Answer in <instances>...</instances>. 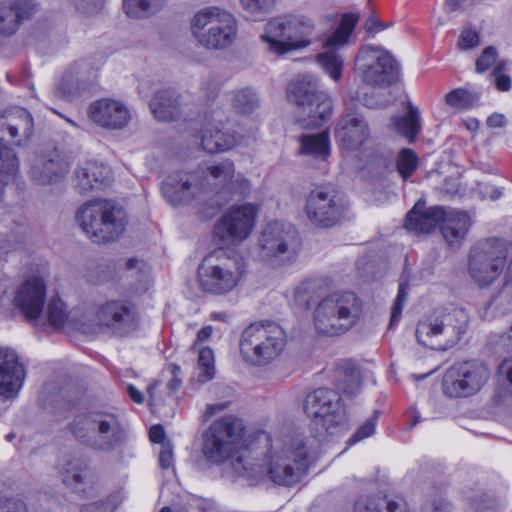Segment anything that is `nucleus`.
Listing matches in <instances>:
<instances>
[{"mask_svg":"<svg viewBox=\"0 0 512 512\" xmlns=\"http://www.w3.org/2000/svg\"><path fill=\"white\" fill-rule=\"evenodd\" d=\"M243 436L244 425L240 419L231 415L222 417L207 429L202 451L209 462L220 464L229 460L234 473L249 484L265 477L281 486L300 482L308 469L310 455L318 448L314 436L288 433L272 437L262 432L260 438L265 441L267 451L259 462L245 446Z\"/></svg>","mask_w":512,"mask_h":512,"instance_id":"nucleus-1","label":"nucleus"},{"mask_svg":"<svg viewBox=\"0 0 512 512\" xmlns=\"http://www.w3.org/2000/svg\"><path fill=\"white\" fill-rule=\"evenodd\" d=\"M234 172L233 162L225 160L201 167L193 174L178 173L168 178L163 187L164 194L173 205L188 202L196 193L209 189L224 194Z\"/></svg>","mask_w":512,"mask_h":512,"instance_id":"nucleus-2","label":"nucleus"},{"mask_svg":"<svg viewBox=\"0 0 512 512\" xmlns=\"http://www.w3.org/2000/svg\"><path fill=\"white\" fill-rule=\"evenodd\" d=\"M75 218L87 237L97 244L120 238L128 223L124 209L108 199L87 201L78 208Z\"/></svg>","mask_w":512,"mask_h":512,"instance_id":"nucleus-3","label":"nucleus"},{"mask_svg":"<svg viewBox=\"0 0 512 512\" xmlns=\"http://www.w3.org/2000/svg\"><path fill=\"white\" fill-rule=\"evenodd\" d=\"M246 267V261L240 254L223 249L215 250L198 267L199 288L212 295H226L240 284Z\"/></svg>","mask_w":512,"mask_h":512,"instance_id":"nucleus-4","label":"nucleus"},{"mask_svg":"<svg viewBox=\"0 0 512 512\" xmlns=\"http://www.w3.org/2000/svg\"><path fill=\"white\" fill-rule=\"evenodd\" d=\"M468 322L469 316L464 308L437 309L418 322L417 341L430 349L446 351L460 341Z\"/></svg>","mask_w":512,"mask_h":512,"instance_id":"nucleus-5","label":"nucleus"},{"mask_svg":"<svg viewBox=\"0 0 512 512\" xmlns=\"http://www.w3.org/2000/svg\"><path fill=\"white\" fill-rule=\"evenodd\" d=\"M288 98L295 106L294 120L302 129H316L332 115V99L319 89L317 79L303 75L288 87Z\"/></svg>","mask_w":512,"mask_h":512,"instance_id":"nucleus-6","label":"nucleus"},{"mask_svg":"<svg viewBox=\"0 0 512 512\" xmlns=\"http://www.w3.org/2000/svg\"><path fill=\"white\" fill-rule=\"evenodd\" d=\"M190 31L201 47L222 51L235 43L238 37V23L235 16L225 8L207 6L191 18Z\"/></svg>","mask_w":512,"mask_h":512,"instance_id":"nucleus-7","label":"nucleus"},{"mask_svg":"<svg viewBox=\"0 0 512 512\" xmlns=\"http://www.w3.org/2000/svg\"><path fill=\"white\" fill-rule=\"evenodd\" d=\"M362 312V301L355 293L334 292L318 302L313 321L319 333L337 336L355 326Z\"/></svg>","mask_w":512,"mask_h":512,"instance_id":"nucleus-8","label":"nucleus"},{"mask_svg":"<svg viewBox=\"0 0 512 512\" xmlns=\"http://www.w3.org/2000/svg\"><path fill=\"white\" fill-rule=\"evenodd\" d=\"M287 343L286 332L276 322H258L247 326L240 339V353L250 365L265 366L275 360Z\"/></svg>","mask_w":512,"mask_h":512,"instance_id":"nucleus-9","label":"nucleus"},{"mask_svg":"<svg viewBox=\"0 0 512 512\" xmlns=\"http://www.w3.org/2000/svg\"><path fill=\"white\" fill-rule=\"evenodd\" d=\"M304 411L312 420L320 439L339 433L346 422V412L340 394L330 388L310 392L304 401Z\"/></svg>","mask_w":512,"mask_h":512,"instance_id":"nucleus-10","label":"nucleus"},{"mask_svg":"<svg viewBox=\"0 0 512 512\" xmlns=\"http://www.w3.org/2000/svg\"><path fill=\"white\" fill-rule=\"evenodd\" d=\"M301 239L290 223L275 221L269 223L258 239L259 259L272 267L292 262L299 251Z\"/></svg>","mask_w":512,"mask_h":512,"instance_id":"nucleus-11","label":"nucleus"},{"mask_svg":"<svg viewBox=\"0 0 512 512\" xmlns=\"http://www.w3.org/2000/svg\"><path fill=\"white\" fill-rule=\"evenodd\" d=\"M314 30L311 19L304 16H286L270 20L261 35L268 49L278 55L310 45Z\"/></svg>","mask_w":512,"mask_h":512,"instance_id":"nucleus-12","label":"nucleus"},{"mask_svg":"<svg viewBox=\"0 0 512 512\" xmlns=\"http://www.w3.org/2000/svg\"><path fill=\"white\" fill-rule=\"evenodd\" d=\"M354 70L363 83L385 88L399 78V66L394 56L381 46H362L354 62Z\"/></svg>","mask_w":512,"mask_h":512,"instance_id":"nucleus-13","label":"nucleus"},{"mask_svg":"<svg viewBox=\"0 0 512 512\" xmlns=\"http://www.w3.org/2000/svg\"><path fill=\"white\" fill-rule=\"evenodd\" d=\"M72 432L85 445L102 450L113 448L123 436L115 415L102 412L77 416L72 424Z\"/></svg>","mask_w":512,"mask_h":512,"instance_id":"nucleus-14","label":"nucleus"},{"mask_svg":"<svg viewBox=\"0 0 512 512\" xmlns=\"http://www.w3.org/2000/svg\"><path fill=\"white\" fill-rule=\"evenodd\" d=\"M490 370L476 361L452 365L442 379L443 393L450 398L469 397L478 393L488 382Z\"/></svg>","mask_w":512,"mask_h":512,"instance_id":"nucleus-15","label":"nucleus"},{"mask_svg":"<svg viewBox=\"0 0 512 512\" xmlns=\"http://www.w3.org/2000/svg\"><path fill=\"white\" fill-rule=\"evenodd\" d=\"M507 257L503 243L485 241L474 245L469 254L468 271L479 287L494 282L502 273Z\"/></svg>","mask_w":512,"mask_h":512,"instance_id":"nucleus-16","label":"nucleus"},{"mask_svg":"<svg viewBox=\"0 0 512 512\" xmlns=\"http://www.w3.org/2000/svg\"><path fill=\"white\" fill-rule=\"evenodd\" d=\"M259 208L254 203L231 205L217 220L214 235L223 241L240 243L253 232Z\"/></svg>","mask_w":512,"mask_h":512,"instance_id":"nucleus-17","label":"nucleus"},{"mask_svg":"<svg viewBox=\"0 0 512 512\" xmlns=\"http://www.w3.org/2000/svg\"><path fill=\"white\" fill-rule=\"evenodd\" d=\"M133 322L134 312L130 303L123 300H110L95 311L87 308L84 323L91 326V330L84 331V334L107 331L115 335H123L132 327Z\"/></svg>","mask_w":512,"mask_h":512,"instance_id":"nucleus-18","label":"nucleus"},{"mask_svg":"<svg viewBox=\"0 0 512 512\" xmlns=\"http://www.w3.org/2000/svg\"><path fill=\"white\" fill-rule=\"evenodd\" d=\"M305 214L313 226L330 228L342 218L343 204L334 189L318 187L306 198Z\"/></svg>","mask_w":512,"mask_h":512,"instance_id":"nucleus-19","label":"nucleus"},{"mask_svg":"<svg viewBox=\"0 0 512 512\" xmlns=\"http://www.w3.org/2000/svg\"><path fill=\"white\" fill-rule=\"evenodd\" d=\"M48 276V267L42 264L15 291L14 305L30 321L37 320L43 311Z\"/></svg>","mask_w":512,"mask_h":512,"instance_id":"nucleus-20","label":"nucleus"},{"mask_svg":"<svg viewBox=\"0 0 512 512\" xmlns=\"http://www.w3.org/2000/svg\"><path fill=\"white\" fill-rule=\"evenodd\" d=\"M358 16L352 13L343 15L337 29L325 40L327 51L318 54L317 61L326 74L338 82L344 67L343 57L335 49L344 46L355 28Z\"/></svg>","mask_w":512,"mask_h":512,"instance_id":"nucleus-21","label":"nucleus"},{"mask_svg":"<svg viewBox=\"0 0 512 512\" xmlns=\"http://www.w3.org/2000/svg\"><path fill=\"white\" fill-rule=\"evenodd\" d=\"M370 137V127L358 112L343 114L335 127V138L339 145L348 151L359 149Z\"/></svg>","mask_w":512,"mask_h":512,"instance_id":"nucleus-22","label":"nucleus"},{"mask_svg":"<svg viewBox=\"0 0 512 512\" xmlns=\"http://www.w3.org/2000/svg\"><path fill=\"white\" fill-rule=\"evenodd\" d=\"M88 116L96 125L111 130L126 127L131 119L128 107L124 103L110 98L92 102L88 109Z\"/></svg>","mask_w":512,"mask_h":512,"instance_id":"nucleus-23","label":"nucleus"},{"mask_svg":"<svg viewBox=\"0 0 512 512\" xmlns=\"http://www.w3.org/2000/svg\"><path fill=\"white\" fill-rule=\"evenodd\" d=\"M25 371L17 353L10 348H0V396L15 397L24 382Z\"/></svg>","mask_w":512,"mask_h":512,"instance_id":"nucleus-24","label":"nucleus"},{"mask_svg":"<svg viewBox=\"0 0 512 512\" xmlns=\"http://www.w3.org/2000/svg\"><path fill=\"white\" fill-rule=\"evenodd\" d=\"M48 321L55 328L69 327L84 333L90 331L91 326L84 323L87 317V307L77 306L67 311L66 304L62 299L53 298L47 307Z\"/></svg>","mask_w":512,"mask_h":512,"instance_id":"nucleus-25","label":"nucleus"},{"mask_svg":"<svg viewBox=\"0 0 512 512\" xmlns=\"http://www.w3.org/2000/svg\"><path fill=\"white\" fill-rule=\"evenodd\" d=\"M445 215V207L431 206L426 208L425 202L419 200L407 214L405 227L417 233H430L441 226Z\"/></svg>","mask_w":512,"mask_h":512,"instance_id":"nucleus-26","label":"nucleus"},{"mask_svg":"<svg viewBox=\"0 0 512 512\" xmlns=\"http://www.w3.org/2000/svg\"><path fill=\"white\" fill-rule=\"evenodd\" d=\"M194 136L200 141V147L208 153L230 150L238 142L236 135L224 130L220 124L205 123L200 133Z\"/></svg>","mask_w":512,"mask_h":512,"instance_id":"nucleus-27","label":"nucleus"},{"mask_svg":"<svg viewBox=\"0 0 512 512\" xmlns=\"http://www.w3.org/2000/svg\"><path fill=\"white\" fill-rule=\"evenodd\" d=\"M32 0H2L0 1V34H14L20 21L27 18L34 10Z\"/></svg>","mask_w":512,"mask_h":512,"instance_id":"nucleus-28","label":"nucleus"},{"mask_svg":"<svg viewBox=\"0 0 512 512\" xmlns=\"http://www.w3.org/2000/svg\"><path fill=\"white\" fill-rule=\"evenodd\" d=\"M110 168L97 161L88 160L81 163L75 172V186L85 193L101 188L109 181Z\"/></svg>","mask_w":512,"mask_h":512,"instance_id":"nucleus-29","label":"nucleus"},{"mask_svg":"<svg viewBox=\"0 0 512 512\" xmlns=\"http://www.w3.org/2000/svg\"><path fill=\"white\" fill-rule=\"evenodd\" d=\"M470 225L471 221L467 213L446 208L441 230L447 243L454 245L464 240Z\"/></svg>","mask_w":512,"mask_h":512,"instance_id":"nucleus-30","label":"nucleus"},{"mask_svg":"<svg viewBox=\"0 0 512 512\" xmlns=\"http://www.w3.org/2000/svg\"><path fill=\"white\" fill-rule=\"evenodd\" d=\"M68 168V163L58 155L47 161L39 159L32 167V177L38 184L46 185L57 182L68 172Z\"/></svg>","mask_w":512,"mask_h":512,"instance_id":"nucleus-31","label":"nucleus"},{"mask_svg":"<svg viewBox=\"0 0 512 512\" xmlns=\"http://www.w3.org/2000/svg\"><path fill=\"white\" fill-rule=\"evenodd\" d=\"M354 512H409V509L402 499L361 496L355 503Z\"/></svg>","mask_w":512,"mask_h":512,"instance_id":"nucleus-32","label":"nucleus"},{"mask_svg":"<svg viewBox=\"0 0 512 512\" xmlns=\"http://www.w3.org/2000/svg\"><path fill=\"white\" fill-rule=\"evenodd\" d=\"M299 155L325 161L330 155V141L327 131L318 134H305L299 137Z\"/></svg>","mask_w":512,"mask_h":512,"instance_id":"nucleus-33","label":"nucleus"},{"mask_svg":"<svg viewBox=\"0 0 512 512\" xmlns=\"http://www.w3.org/2000/svg\"><path fill=\"white\" fill-rule=\"evenodd\" d=\"M392 126L397 133L407 138L410 142H413L420 130L418 109L409 104L405 114L392 118Z\"/></svg>","mask_w":512,"mask_h":512,"instance_id":"nucleus-34","label":"nucleus"},{"mask_svg":"<svg viewBox=\"0 0 512 512\" xmlns=\"http://www.w3.org/2000/svg\"><path fill=\"white\" fill-rule=\"evenodd\" d=\"M86 470L87 466L84 461L80 459H73L68 461L61 468L63 483L68 487H72L78 492H84L85 490L81 488V486L84 484V480L87 476Z\"/></svg>","mask_w":512,"mask_h":512,"instance_id":"nucleus-35","label":"nucleus"},{"mask_svg":"<svg viewBox=\"0 0 512 512\" xmlns=\"http://www.w3.org/2000/svg\"><path fill=\"white\" fill-rule=\"evenodd\" d=\"M507 338L512 342V326L508 330ZM498 371L505 377L509 386L499 387L494 394V400L499 405L512 406V358L503 360Z\"/></svg>","mask_w":512,"mask_h":512,"instance_id":"nucleus-36","label":"nucleus"},{"mask_svg":"<svg viewBox=\"0 0 512 512\" xmlns=\"http://www.w3.org/2000/svg\"><path fill=\"white\" fill-rule=\"evenodd\" d=\"M80 90L78 69L71 66L61 76L57 83L55 94L63 99H72Z\"/></svg>","mask_w":512,"mask_h":512,"instance_id":"nucleus-37","label":"nucleus"},{"mask_svg":"<svg viewBox=\"0 0 512 512\" xmlns=\"http://www.w3.org/2000/svg\"><path fill=\"white\" fill-rule=\"evenodd\" d=\"M198 353L197 382L205 384L215 376L214 352L209 347L194 350Z\"/></svg>","mask_w":512,"mask_h":512,"instance_id":"nucleus-38","label":"nucleus"},{"mask_svg":"<svg viewBox=\"0 0 512 512\" xmlns=\"http://www.w3.org/2000/svg\"><path fill=\"white\" fill-rule=\"evenodd\" d=\"M158 1L159 0H123V9L129 18L143 19L155 13Z\"/></svg>","mask_w":512,"mask_h":512,"instance_id":"nucleus-39","label":"nucleus"},{"mask_svg":"<svg viewBox=\"0 0 512 512\" xmlns=\"http://www.w3.org/2000/svg\"><path fill=\"white\" fill-rule=\"evenodd\" d=\"M257 94L250 88L238 90L234 93L233 105L239 113L250 114L258 107Z\"/></svg>","mask_w":512,"mask_h":512,"instance_id":"nucleus-40","label":"nucleus"},{"mask_svg":"<svg viewBox=\"0 0 512 512\" xmlns=\"http://www.w3.org/2000/svg\"><path fill=\"white\" fill-rule=\"evenodd\" d=\"M162 121H174L180 116L179 99L172 89L162 91Z\"/></svg>","mask_w":512,"mask_h":512,"instance_id":"nucleus-41","label":"nucleus"},{"mask_svg":"<svg viewBox=\"0 0 512 512\" xmlns=\"http://www.w3.org/2000/svg\"><path fill=\"white\" fill-rule=\"evenodd\" d=\"M162 471L166 472L168 481L176 480V471L174 467V453L173 445L167 439L164 430L162 429Z\"/></svg>","mask_w":512,"mask_h":512,"instance_id":"nucleus-42","label":"nucleus"},{"mask_svg":"<svg viewBox=\"0 0 512 512\" xmlns=\"http://www.w3.org/2000/svg\"><path fill=\"white\" fill-rule=\"evenodd\" d=\"M418 166V157L411 149H403L397 159V170L403 179L410 177Z\"/></svg>","mask_w":512,"mask_h":512,"instance_id":"nucleus-43","label":"nucleus"},{"mask_svg":"<svg viewBox=\"0 0 512 512\" xmlns=\"http://www.w3.org/2000/svg\"><path fill=\"white\" fill-rule=\"evenodd\" d=\"M476 100L475 94L461 88L452 90L445 97L447 105L459 109L470 107Z\"/></svg>","mask_w":512,"mask_h":512,"instance_id":"nucleus-44","label":"nucleus"},{"mask_svg":"<svg viewBox=\"0 0 512 512\" xmlns=\"http://www.w3.org/2000/svg\"><path fill=\"white\" fill-rule=\"evenodd\" d=\"M376 88L377 87H372L370 92H365L363 94L356 93L357 100L368 108L386 107L390 103L389 99Z\"/></svg>","mask_w":512,"mask_h":512,"instance_id":"nucleus-45","label":"nucleus"},{"mask_svg":"<svg viewBox=\"0 0 512 512\" xmlns=\"http://www.w3.org/2000/svg\"><path fill=\"white\" fill-rule=\"evenodd\" d=\"M251 191V183L242 174L234 172L233 179L230 180L225 194H237L239 196H246Z\"/></svg>","mask_w":512,"mask_h":512,"instance_id":"nucleus-46","label":"nucleus"},{"mask_svg":"<svg viewBox=\"0 0 512 512\" xmlns=\"http://www.w3.org/2000/svg\"><path fill=\"white\" fill-rule=\"evenodd\" d=\"M121 501L122 497L117 494L109 497L106 502H93L83 505L82 512H113Z\"/></svg>","mask_w":512,"mask_h":512,"instance_id":"nucleus-47","label":"nucleus"},{"mask_svg":"<svg viewBox=\"0 0 512 512\" xmlns=\"http://www.w3.org/2000/svg\"><path fill=\"white\" fill-rule=\"evenodd\" d=\"M377 423V415L374 414L368 420H366L348 440L349 445L358 443L375 433Z\"/></svg>","mask_w":512,"mask_h":512,"instance_id":"nucleus-48","label":"nucleus"},{"mask_svg":"<svg viewBox=\"0 0 512 512\" xmlns=\"http://www.w3.org/2000/svg\"><path fill=\"white\" fill-rule=\"evenodd\" d=\"M407 283L401 282L399 284L398 293L392 307V313L390 318L389 326L392 327L400 318L404 303L407 299Z\"/></svg>","mask_w":512,"mask_h":512,"instance_id":"nucleus-49","label":"nucleus"},{"mask_svg":"<svg viewBox=\"0 0 512 512\" xmlns=\"http://www.w3.org/2000/svg\"><path fill=\"white\" fill-rule=\"evenodd\" d=\"M242 8L252 14H262L269 12L275 0H239Z\"/></svg>","mask_w":512,"mask_h":512,"instance_id":"nucleus-50","label":"nucleus"},{"mask_svg":"<svg viewBox=\"0 0 512 512\" xmlns=\"http://www.w3.org/2000/svg\"><path fill=\"white\" fill-rule=\"evenodd\" d=\"M497 60V51L493 46L484 49L476 61V71L482 73L488 70Z\"/></svg>","mask_w":512,"mask_h":512,"instance_id":"nucleus-51","label":"nucleus"},{"mask_svg":"<svg viewBox=\"0 0 512 512\" xmlns=\"http://www.w3.org/2000/svg\"><path fill=\"white\" fill-rule=\"evenodd\" d=\"M360 372L357 369H352L349 375L345 376L343 392L347 395H354L360 388Z\"/></svg>","mask_w":512,"mask_h":512,"instance_id":"nucleus-52","label":"nucleus"},{"mask_svg":"<svg viewBox=\"0 0 512 512\" xmlns=\"http://www.w3.org/2000/svg\"><path fill=\"white\" fill-rule=\"evenodd\" d=\"M505 69V63L500 62L494 69L495 85L500 91H508L511 88V79L508 75L502 73Z\"/></svg>","mask_w":512,"mask_h":512,"instance_id":"nucleus-53","label":"nucleus"},{"mask_svg":"<svg viewBox=\"0 0 512 512\" xmlns=\"http://www.w3.org/2000/svg\"><path fill=\"white\" fill-rule=\"evenodd\" d=\"M458 44L461 49H472L479 44V35L474 30L465 29L460 35Z\"/></svg>","mask_w":512,"mask_h":512,"instance_id":"nucleus-54","label":"nucleus"},{"mask_svg":"<svg viewBox=\"0 0 512 512\" xmlns=\"http://www.w3.org/2000/svg\"><path fill=\"white\" fill-rule=\"evenodd\" d=\"M167 372L171 375V379L167 383V389L176 392L182 384L181 368L176 364H169Z\"/></svg>","mask_w":512,"mask_h":512,"instance_id":"nucleus-55","label":"nucleus"},{"mask_svg":"<svg viewBox=\"0 0 512 512\" xmlns=\"http://www.w3.org/2000/svg\"><path fill=\"white\" fill-rule=\"evenodd\" d=\"M0 512H29L26 503L21 499H9L0 505Z\"/></svg>","mask_w":512,"mask_h":512,"instance_id":"nucleus-56","label":"nucleus"},{"mask_svg":"<svg viewBox=\"0 0 512 512\" xmlns=\"http://www.w3.org/2000/svg\"><path fill=\"white\" fill-rule=\"evenodd\" d=\"M478 189L483 199L497 200L501 197L502 192L499 188L490 186L485 183H479Z\"/></svg>","mask_w":512,"mask_h":512,"instance_id":"nucleus-57","label":"nucleus"},{"mask_svg":"<svg viewBox=\"0 0 512 512\" xmlns=\"http://www.w3.org/2000/svg\"><path fill=\"white\" fill-rule=\"evenodd\" d=\"M212 333H213V327L210 325L205 326L202 329H200L197 333V337H196L191 349L196 350V349L202 348L203 347L202 344H204L211 338Z\"/></svg>","mask_w":512,"mask_h":512,"instance_id":"nucleus-58","label":"nucleus"},{"mask_svg":"<svg viewBox=\"0 0 512 512\" xmlns=\"http://www.w3.org/2000/svg\"><path fill=\"white\" fill-rule=\"evenodd\" d=\"M201 90L206 95L207 99H213L219 90V83L214 78H207L201 86Z\"/></svg>","mask_w":512,"mask_h":512,"instance_id":"nucleus-59","label":"nucleus"},{"mask_svg":"<svg viewBox=\"0 0 512 512\" xmlns=\"http://www.w3.org/2000/svg\"><path fill=\"white\" fill-rule=\"evenodd\" d=\"M389 26L390 24L382 23L378 18H376L373 15L367 18L364 24L365 30L369 33L380 32Z\"/></svg>","mask_w":512,"mask_h":512,"instance_id":"nucleus-60","label":"nucleus"},{"mask_svg":"<svg viewBox=\"0 0 512 512\" xmlns=\"http://www.w3.org/2000/svg\"><path fill=\"white\" fill-rule=\"evenodd\" d=\"M374 159L378 174L384 173L392 164V158L390 155L376 154Z\"/></svg>","mask_w":512,"mask_h":512,"instance_id":"nucleus-61","label":"nucleus"},{"mask_svg":"<svg viewBox=\"0 0 512 512\" xmlns=\"http://www.w3.org/2000/svg\"><path fill=\"white\" fill-rule=\"evenodd\" d=\"M229 404H230V401H224V402H219V403H215V404H209L206 407L205 416L207 418H210L213 415H215L217 413H220L221 411L227 409Z\"/></svg>","mask_w":512,"mask_h":512,"instance_id":"nucleus-62","label":"nucleus"},{"mask_svg":"<svg viewBox=\"0 0 512 512\" xmlns=\"http://www.w3.org/2000/svg\"><path fill=\"white\" fill-rule=\"evenodd\" d=\"M423 512H449V507L443 500H438L433 503L426 504L423 508Z\"/></svg>","mask_w":512,"mask_h":512,"instance_id":"nucleus-63","label":"nucleus"},{"mask_svg":"<svg viewBox=\"0 0 512 512\" xmlns=\"http://www.w3.org/2000/svg\"><path fill=\"white\" fill-rule=\"evenodd\" d=\"M486 122L491 128H501L506 125V118L502 114L494 113L487 118Z\"/></svg>","mask_w":512,"mask_h":512,"instance_id":"nucleus-64","label":"nucleus"}]
</instances>
